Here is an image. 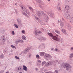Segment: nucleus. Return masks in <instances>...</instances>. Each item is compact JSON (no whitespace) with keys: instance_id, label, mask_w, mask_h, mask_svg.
<instances>
[{"instance_id":"obj_1","label":"nucleus","mask_w":73,"mask_h":73,"mask_svg":"<svg viewBox=\"0 0 73 73\" xmlns=\"http://www.w3.org/2000/svg\"><path fill=\"white\" fill-rule=\"evenodd\" d=\"M64 68H66V70H69V68H71V66H69V64L68 63H65L64 66Z\"/></svg>"},{"instance_id":"obj_2","label":"nucleus","mask_w":73,"mask_h":73,"mask_svg":"<svg viewBox=\"0 0 73 73\" xmlns=\"http://www.w3.org/2000/svg\"><path fill=\"white\" fill-rule=\"evenodd\" d=\"M52 38L53 39V40H55V41H59V39L57 38V37L56 36H53V37H52Z\"/></svg>"},{"instance_id":"obj_3","label":"nucleus","mask_w":73,"mask_h":73,"mask_svg":"<svg viewBox=\"0 0 73 73\" xmlns=\"http://www.w3.org/2000/svg\"><path fill=\"white\" fill-rule=\"evenodd\" d=\"M22 38L23 40H27V38H26V37L24 36L23 35L22 36Z\"/></svg>"},{"instance_id":"obj_4","label":"nucleus","mask_w":73,"mask_h":73,"mask_svg":"<svg viewBox=\"0 0 73 73\" xmlns=\"http://www.w3.org/2000/svg\"><path fill=\"white\" fill-rule=\"evenodd\" d=\"M23 69L25 71H27V67L25 66H23Z\"/></svg>"},{"instance_id":"obj_5","label":"nucleus","mask_w":73,"mask_h":73,"mask_svg":"<svg viewBox=\"0 0 73 73\" xmlns=\"http://www.w3.org/2000/svg\"><path fill=\"white\" fill-rule=\"evenodd\" d=\"M62 31L64 33H66V30L64 29H62Z\"/></svg>"},{"instance_id":"obj_6","label":"nucleus","mask_w":73,"mask_h":73,"mask_svg":"<svg viewBox=\"0 0 73 73\" xmlns=\"http://www.w3.org/2000/svg\"><path fill=\"white\" fill-rule=\"evenodd\" d=\"M41 33V32L40 31L38 32V31L36 30L35 32V35H37V34H38V33Z\"/></svg>"},{"instance_id":"obj_7","label":"nucleus","mask_w":73,"mask_h":73,"mask_svg":"<svg viewBox=\"0 0 73 73\" xmlns=\"http://www.w3.org/2000/svg\"><path fill=\"white\" fill-rule=\"evenodd\" d=\"M52 62H49L46 63L47 65H52Z\"/></svg>"},{"instance_id":"obj_8","label":"nucleus","mask_w":73,"mask_h":73,"mask_svg":"<svg viewBox=\"0 0 73 73\" xmlns=\"http://www.w3.org/2000/svg\"><path fill=\"white\" fill-rule=\"evenodd\" d=\"M44 54H45V53L43 52H40V56H44Z\"/></svg>"},{"instance_id":"obj_9","label":"nucleus","mask_w":73,"mask_h":73,"mask_svg":"<svg viewBox=\"0 0 73 73\" xmlns=\"http://www.w3.org/2000/svg\"><path fill=\"white\" fill-rule=\"evenodd\" d=\"M54 31H55V32H56V33H58V34H60V31H58V30H54Z\"/></svg>"},{"instance_id":"obj_10","label":"nucleus","mask_w":73,"mask_h":73,"mask_svg":"<svg viewBox=\"0 0 73 73\" xmlns=\"http://www.w3.org/2000/svg\"><path fill=\"white\" fill-rule=\"evenodd\" d=\"M65 8L66 9H69V7L68 5H66L65 6Z\"/></svg>"},{"instance_id":"obj_11","label":"nucleus","mask_w":73,"mask_h":73,"mask_svg":"<svg viewBox=\"0 0 73 73\" xmlns=\"http://www.w3.org/2000/svg\"><path fill=\"white\" fill-rule=\"evenodd\" d=\"M22 9H23V11H25V12L26 11V8H25L22 7Z\"/></svg>"},{"instance_id":"obj_12","label":"nucleus","mask_w":73,"mask_h":73,"mask_svg":"<svg viewBox=\"0 0 73 73\" xmlns=\"http://www.w3.org/2000/svg\"><path fill=\"white\" fill-rule=\"evenodd\" d=\"M48 35L52 37H53V34H52V33H49Z\"/></svg>"},{"instance_id":"obj_13","label":"nucleus","mask_w":73,"mask_h":73,"mask_svg":"<svg viewBox=\"0 0 73 73\" xmlns=\"http://www.w3.org/2000/svg\"><path fill=\"white\" fill-rule=\"evenodd\" d=\"M0 57L1 58H4V56L3 55H2L0 56Z\"/></svg>"},{"instance_id":"obj_14","label":"nucleus","mask_w":73,"mask_h":73,"mask_svg":"<svg viewBox=\"0 0 73 73\" xmlns=\"http://www.w3.org/2000/svg\"><path fill=\"white\" fill-rule=\"evenodd\" d=\"M20 42V40H17L15 42L16 44H18L19 42Z\"/></svg>"},{"instance_id":"obj_15","label":"nucleus","mask_w":73,"mask_h":73,"mask_svg":"<svg viewBox=\"0 0 73 73\" xmlns=\"http://www.w3.org/2000/svg\"><path fill=\"white\" fill-rule=\"evenodd\" d=\"M46 57H50V55H49L48 54H46Z\"/></svg>"},{"instance_id":"obj_16","label":"nucleus","mask_w":73,"mask_h":73,"mask_svg":"<svg viewBox=\"0 0 73 73\" xmlns=\"http://www.w3.org/2000/svg\"><path fill=\"white\" fill-rule=\"evenodd\" d=\"M29 8L30 9V10H31V11H33V9H32V8L31 7H29Z\"/></svg>"},{"instance_id":"obj_17","label":"nucleus","mask_w":73,"mask_h":73,"mask_svg":"<svg viewBox=\"0 0 73 73\" xmlns=\"http://www.w3.org/2000/svg\"><path fill=\"white\" fill-rule=\"evenodd\" d=\"M72 57H73V54H71L70 55V58H72Z\"/></svg>"},{"instance_id":"obj_18","label":"nucleus","mask_w":73,"mask_h":73,"mask_svg":"<svg viewBox=\"0 0 73 73\" xmlns=\"http://www.w3.org/2000/svg\"><path fill=\"white\" fill-rule=\"evenodd\" d=\"M14 25L15 27L16 28H18V26H17V25H16V24H14Z\"/></svg>"},{"instance_id":"obj_19","label":"nucleus","mask_w":73,"mask_h":73,"mask_svg":"<svg viewBox=\"0 0 73 73\" xmlns=\"http://www.w3.org/2000/svg\"><path fill=\"white\" fill-rule=\"evenodd\" d=\"M60 26H61L62 27L64 25V24L62 23H61L60 24Z\"/></svg>"},{"instance_id":"obj_20","label":"nucleus","mask_w":73,"mask_h":73,"mask_svg":"<svg viewBox=\"0 0 73 73\" xmlns=\"http://www.w3.org/2000/svg\"><path fill=\"white\" fill-rule=\"evenodd\" d=\"M11 47H12V48H15V47L13 45H11Z\"/></svg>"},{"instance_id":"obj_21","label":"nucleus","mask_w":73,"mask_h":73,"mask_svg":"<svg viewBox=\"0 0 73 73\" xmlns=\"http://www.w3.org/2000/svg\"><path fill=\"white\" fill-rule=\"evenodd\" d=\"M12 35H15V32H14L13 31H12Z\"/></svg>"},{"instance_id":"obj_22","label":"nucleus","mask_w":73,"mask_h":73,"mask_svg":"<svg viewBox=\"0 0 73 73\" xmlns=\"http://www.w3.org/2000/svg\"><path fill=\"white\" fill-rule=\"evenodd\" d=\"M15 58H16V59H19V58L17 56H15Z\"/></svg>"},{"instance_id":"obj_23","label":"nucleus","mask_w":73,"mask_h":73,"mask_svg":"<svg viewBox=\"0 0 73 73\" xmlns=\"http://www.w3.org/2000/svg\"><path fill=\"white\" fill-rule=\"evenodd\" d=\"M45 63H46V62H43L42 63V66H43V65H44V64H45Z\"/></svg>"},{"instance_id":"obj_24","label":"nucleus","mask_w":73,"mask_h":73,"mask_svg":"<svg viewBox=\"0 0 73 73\" xmlns=\"http://www.w3.org/2000/svg\"><path fill=\"white\" fill-rule=\"evenodd\" d=\"M21 67H19L18 68V70H21Z\"/></svg>"},{"instance_id":"obj_25","label":"nucleus","mask_w":73,"mask_h":73,"mask_svg":"<svg viewBox=\"0 0 73 73\" xmlns=\"http://www.w3.org/2000/svg\"><path fill=\"white\" fill-rule=\"evenodd\" d=\"M23 13L24 15H25V16H28V15H27V14L26 13H25L23 12Z\"/></svg>"},{"instance_id":"obj_26","label":"nucleus","mask_w":73,"mask_h":73,"mask_svg":"<svg viewBox=\"0 0 73 73\" xmlns=\"http://www.w3.org/2000/svg\"><path fill=\"white\" fill-rule=\"evenodd\" d=\"M37 58H39V55H36Z\"/></svg>"},{"instance_id":"obj_27","label":"nucleus","mask_w":73,"mask_h":73,"mask_svg":"<svg viewBox=\"0 0 73 73\" xmlns=\"http://www.w3.org/2000/svg\"><path fill=\"white\" fill-rule=\"evenodd\" d=\"M22 33H25V31L24 30H22Z\"/></svg>"},{"instance_id":"obj_28","label":"nucleus","mask_w":73,"mask_h":73,"mask_svg":"<svg viewBox=\"0 0 73 73\" xmlns=\"http://www.w3.org/2000/svg\"><path fill=\"white\" fill-rule=\"evenodd\" d=\"M38 62H40V63L41 62V61H40V60H38Z\"/></svg>"},{"instance_id":"obj_29","label":"nucleus","mask_w":73,"mask_h":73,"mask_svg":"<svg viewBox=\"0 0 73 73\" xmlns=\"http://www.w3.org/2000/svg\"><path fill=\"white\" fill-rule=\"evenodd\" d=\"M58 10H59V11H60L61 10V8L60 7H59L58 8Z\"/></svg>"},{"instance_id":"obj_30","label":"nucleus","mask_w":73,"mask_h":73,"mask_svg":"<svg viewBox=\"0 0 73 73\" xmlns=\"http://www.w3.org/2000/svg\"><path fill=\"white\" fill-rule=\"evenodd\" d=\"M19 41H20V42H23V40H19Z\"/></svg>"},{"instance_id":"obj_31","label":"nucleus","mask_w":73,"mask_h":73,"mask_svg":"<svg viewBox=\"0 0 73 73\" xmlns=\"http://www.w3.org/2000/svg\"><path fill=\"white\" fill-rule=\"evenodd\" d=\"M55 73H58L57 71V70L55 71Z\"/></svg>"},{"instance_id":"obj_32","label":"nucleus","mask_w":73,"mask_h":73,"mask_svg":"<svg viewBox=\"0 0 73 73\" xmlns=\"http://www.w3.org/2000/svg\"><path fill=\"white\" fill-rule=\"evenodd\" d=\"M42 40H45V39L44 38H42Z\"/></svg>"},{"instance_id":"obj_33","label":"nucleus","mask_w":73,"mask_h":73,"mask_svg":"<svg viewBox=\"0 0 73 73\" xmlns=\"http://www.w3.org/2000/svg\"><path fill=\"white\" fill-rule=\"evenodd\" d=\"M55 51H57V49H55Z\"/></svg>"},{"instance_id":"obj_34","label":"nucleus","mask_w":73,"mask_h":73,"mask_svg":"<svg viewBox=\"0 0 73 73\" xmlns=\"http://www.w3.org/2000/svg\"><path fill=\"white\" fill-rule=\"evenodd\" d=\"M35 18H36V19L37 20L38 19V18H37V17H36Z\"/></svg>"},{"instance_id":"obj_35","label":"nucleus","mask_w":73,"mask_h":73,"mask_svg":"<svg viewBox=\"0 0 73 73\" xmlns=\"http://www.w3.org/2000/svg\"><path fill=\"white\" fill-rule=\"evenodd\" d=\"M6 73H9V71H8L6 72Z\"/></svg>"},{"instance_id":"obj_36","label":"nucleus","mask_w":73,"mask_h":73,"mask_svg":"<svg viewBox=\"0 0 73 73\" xmlns=\"http://www.w3.org/2000/svg\"><path fill=\"white\" fill-rule=\"evenodd\" d=\"M3 41H4V38L3 39Z\"/></svg>"},{"instance_id":"obj_37","label":"nucleus","mask_w":73,"mask_h":73,"mask_svg":"<svg viewBox=\"0 0 73 73\" xmlns=\"http://www.w3.org/2000/svg\"><path fill=\"white\" fill-rule=\"evenodd\" d=\"M53 50V48H52L51 49V50Z\"/></svg>"},{"instance_id":"obj_38","label":"nucleus","mask_w":73,"mask_h":73,"mask_svg":"<svg viewBox=\"0 0 73 73\" xmlns=\"http://www.w3.org/2000/svg\"><path fill=\"white\" fill-rule=\"evenodd\" d=\"M71 49H73V47H72L71 48Z\"/></svg>"},{"instance_id":"obj_39","label":"nucleus","mask_w":73,"mask_h":73,"mask_svg":"<svg viewBox=\"0 0 73 73\" xmlns=\"http://www.w3.org/2000/svg\"><path fill=\"white\" fill-rule=\"evenodd\" d=\"M36 70H37V68H36Z\"/></svg>"},{"instance_id":"obj_40","label":"nucleus","mask_w":73,"mask_h":73,"mask_svg":"<svg viewBox=\"0 0 73 73\" xmlns=\"http://www.w3.org/2000/svg\"><path fill=\"white\" fill-rule=\"evenodd\" d=\"M31 55H30L29 56V57H31Z\"/></svg>"},{"instance_id":"obj_41","label":"nucleus","mask_w":73,"mask_h":73,"mask_svg":"<svg viewBox=\"0 0 73 73\" xmlns=\"http://www.w3.org/2000/svg\"><path fill=\"white\" fill-rule=\"evenodd\" d=\"M58 22L59 23V22H60V21L58 20Z\"/></svg>"},{"instance_id":"obj_42","label":"nucleus","mask_w":73,"mask_h":73,"mask_svg":"<svg viewBox=\"0 0 73 73\" xmlns=\"http://www.w3.org/2000/svg\"><path fill=\"white\" fill-rule=\"evenodd\" d=\"M48 1H50V0H47Z\"/></svg>"},{"instance_id":"obj_43","label":"nucleus","mask_w":73,"mask_h":73,"mask_svg":"<svg viewBox=\"0 0 73 73\" xmlns=\"http://www.w3.org/2000/svg\"><path fill=\"white\" fill-rule=\"evenodd\" d=\"M27 52H28V50H26Z\"/></svg>"},{"instance_id":"obj_44","label":"nucleus","mask_w":73,"mask_h":73,"mask_svg":"<svg viewBox=\"0 0 73 73\" xmlns=\"http://www.w3.org/2000/svg\"><path fill=\"white\" fill-rule=\"evenodd\" d=\"M46 73H49V72H46Z\"/></svg>"},{"instance_id":"obj_45","label":"nucleus","mask_w":73,"mask_h":73,"mask_svg":"<svg viewBox=\"0 0 73 73\" xmlns=\"http://www.w3.org/2000/svg\"><path fill=\"white\" fill-rule=\"evenodd\" d=\"M52 73V72H51V73Z\"/></svg>"}]
</instances>
